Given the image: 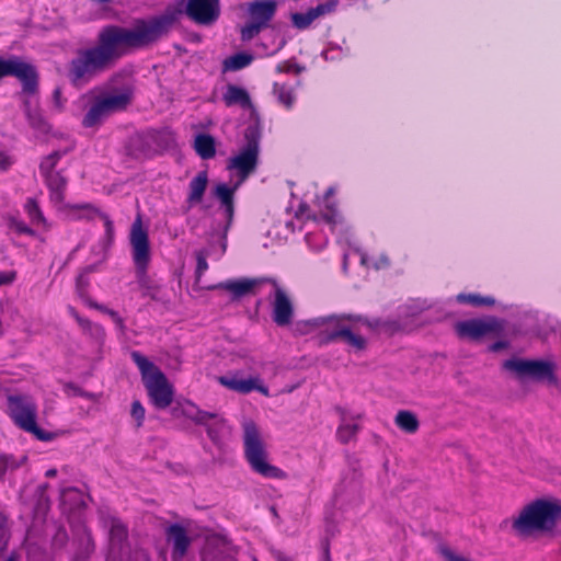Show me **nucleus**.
I'll return each instance as SVG.
<instances>
[{"label":"nucleus","mask_w":561,"mask_h":561,"mask_svg":"<svg viewBox=\"0 0 561 561\" xmlns=\"http://www.w3.org/2000/svg\"><path fill=\"white\" fill-rule=\"evenodd\" d=\"M182 10L140 20L130 28L110 25L101 30L98 45L78 51L72 60V83L88 82L130 49L142 48L165 35Z\"/></svg>","instance_id":"f257e3e1"},{"label":"nucleus","mask_w":561,"mask_h":561,"mask_svg":"<svg viewBox=\"0 0 561 561\" xmlns=\"http://www.w3.org/2000/svg\"><path fill=\"white\" fill-rule=\"evenodd\" d=\"M5 77H14L21 83V90L15 95L28 126L38 135L49 134L51 127L39 103V73L36 66L16 55L8 58L0 56V82Z\"/></svg>","instance_id":"f03ea898"},{"label":"nucleus","mask_w":561,"mask_h":561,"mask_svg":"<svg viewBox=\"0 0 561 561\" xmlns=\"http://www.w3.org/2000/svg\"><path fill=\"white\" fill-rule=\"evenodd\" d=\"M244 138L247 144L237 154L228 160L227 168L236 171L237 182L232 186L219 183L215 186L214 196L220 202L224 209V216L227 220L225 233L232 222L234 214V193L241 184L255 172L259 163L260 138L261 134L256 125H250L245 128Z\"/></svg>","instance_id":"7ed1b4c3"},{"label":"nucleus","mask_w":561,"mask_h":561,"mask_svg":"<svg viewBox=\"0 0 561 561\" xmlns=\"http://www.w3.org/2000/svg\"><path fill=\"white\" fill-rule=\"evenodd\" d=\"M306 324L313 329L324 328L322 335L325 343L341 340L359 352L366 348L367 341L356 332L357 325L363 324L375 328L378 325V321H370L359 314L342 313L317 317L308 320Z\"/></svg>","instance_id":"20e7f679"},{"label":"nucleus","mask_w":561,"mask_h":561,"mask_svg":"<svg viewBox=\"0 0 561 561\" xmlns=\"http://www.w3.org/2000/svg\"><path fill=\"white\" fill-rule=\"evenodd\" d=\"M561 514V506L554 501L536 500L526 505L513 520V529L519 535L550 530Z\"/></svg>","instance_id":"39448f33"},{"label":"nucleus","mask_w":561,"mask_h":561,"mask_svg":"<svg viewBox=\"0 0 561 561\" xmlns=\"http://www.w3.org/2000/svg\"><path fill=\"white\" fill-rule=\"evenodd\" d=\"M243 445L245 458L256 473L272 479L286 477L282 469L268 463V455L261 432L252 421L243 423Z\"/></svg>","instance_id":"423d86ee"},{"label":"nucleus","mask_w":561,"mask_h":561,"mask_svg":"<svg viewBox=\"0 0 561 561\" xmlns=\"http://www.w3.org/2000/svg\"><path fill=\"white\" fill-rule=\"evenodd\" d=\"M131 358L141 373L144 385L154 407L168 408L173 401V389L165 375L139 352H133Z\"/></svg>","instance_id":"0eeeda50"},{"label":"nucleus","mask_w":561,"mask_h":561,"mask_svg":"<svg viewBox=\"0 0 561 561\" xmlns=\"http://www.w3.org/2000/svg\"><path fill=\"white\" fill-rule=\"evenodd\" d=\"M131 257L135 265L136 279L140 288L150 289L151 280L147 270L151 260L150 242L140 217L133 222L129 232Z\"/></svg>","instance_id":"6e6552de"},{"label":"nucleus","mask_w":561,"mask_h":561,"mask_svg":"<svg viewBox=\"0 0 561 561\" xmlns=\"http://www.w3.org/2000/svg\"><path fill=\"white\" fill-rule=\"evenodd\" d=\"M8 413L15 425L32 433L39 440H49L51 434L39 428L36 423L37 405L32 397L26 394H10L7 398Z\"/></svg>","instance_id":"1a4fd4ad"},{"label":"nucleus","mask_w":561,"mask_h":561,"mask_svg":"<svg viewBox=\"0 0 561 561\" xmlns=\"http://www.w3.org/2000/svg\"><path fill=\"white\" fill-rule=\"evenodd\" d=\"M503 367L514 373L518 379L529 378L536 382L558 385L556 364L550 359L511 358L504 362Z\"/></svg>","instance_id":"9d476101"},{"label":"nucleus","mask_w":561,"mask_h":561,"mask_svg":"<svg viewBox=\"0 0 561 561\" xmlns=\"http://www.w3.org/2000/svg\"><path fill=\"white\" fill-rule=\"evenodd\" d=\"M131 101V91L123 89L99 98L85 114L82 124L84 127L99 126L113 113L123 111Z\"/></svg>","instance_id":"9b49d317"},{"label":"nucleus","mask_w":561,"mask_h":561,"mask_svg":"<svg viewBox=\"0 0 561 561\" xmlns=\"http://www.w3.org/2000/svg\"><path fill=\"white\" fill-rule=\"evenodd\" d=\"M60 152L55 151L48 156L39 165L41 172L46 178L47 186L50 191L51 202L61 207L64 205L68 185V170L67 168L56 169Z\"/></svg>","instance_id":"f8f14e48"},{"label":"nucleus","mask_w":561,"mask_h":561,"mask_svg":"<svg viewBox=\"0 0 561 561\" xmlns=\"http://www.w3.org/2000/svg\"><path fill=\"white\" fill-rule=\"evenodd\" d=\"M185 14L201 25L214 24L220 15L219 0H185Z\"/></svg>","instance_id":"ddd939ff"},{"label":"nucleus","mask_w":561,"mask_h":561,"mask_svg":"<svg viewBox=\"0 0 561 561\" xmlns=\"http://www.w3.org/2000/svg\"><path fill=\"white\" fill-rule=\"evenodd\" d=\"M457 334L460 337H469L478 340L489 333H499L503 331V323L495 318L488 319H472L460 321L455 327Z\"/></svg>","instance_id":"4468645a"},{"label":"nucleus","mask_w":561,"mask_h":561,"mask_svg":"<svg viewBox=\"0 0 561 561\" xmlns=\"http://www.w3.org/2000/svg\"><path fill=\"white\" fill-rule=\"evenodd\" d=\"M94 551V542L85 525L80 520L72 526V561H85Z\"/></svg>","instance_id":"2eb2a0df"},{"label":"nucleus","mask_w":561,"mask_h":561,"mask_svg":"<svg viewBox=\"0 0 561 561\" xmlns=\"http://www.w3.org/2000/svg\"><path fill=\"white\" fill-rule=\"evenodd\" d=\"M273 284L275 287V297L272 318L277 325L285 327L291 322L294 307L286 291L275 282H273Z\"/></svg>","instance_id":"dca6fc26"},{"label":"nucleus","mask_w":561,"mask_h":561,"mask_svg":"<svg viewBox=\"0 0 561 561\" xmlns=\"http://www.w3.org/2000/svg\"><path fill=\"white\" fill-rule=\"evenodd\" d=\"M101 216L104 219L105 237L111 243L114 238V226L112 220L100 213V210L90 203L72 204V220L73 219H87L92 220L95 217Z\"/></svg>","instance_id":"f3484780"},{"label":"nucleus","mask_w":561,"mask_h":561,"mask_svg":"<svg viewBox=\"0 0 561 561\" xmlns=\"http://www.w3.org/2000/svg\"><path fill=\"white\" fill-rule=\"evenodd\" d=\"M276 9L277 2L275 0H257L249 3L248 13L251 20L266 27L274 18Z\"/></svg>","instance_id":"a211bd4d"},{"label":"nucleus","mask_w":561,"mask_h":561,"mask_svg":"<svg viewBox=\"0 0 561 561\" xmlns=\"http://www.w3.org/2000/svg\"><path fill=\"white\" fill-rule=\"evenodd\" d=\"M167 539L173 546V558H183L191 545V538L186 530L182 526L173 524L167 529Z\"/></svg>","instance_id":"6ab92c4d"},{"label":"nucleus","mask_w":561,"mask_h":561,"mask_svg":"<svg viewBox=\"0 0 561 561\" xmlns=\"http://www.w3.org/2000/svg\"><path fill=\"white\" fill-rule=\"evenodd\" d=\"M108 527L111 553L122 554L128 536L127 527L117 517H110Z\"/></svg>","instance_id":"aec40b11"},{"label":"nucleus","mask_w":561,"mask_h":561,"mask_svg":"<svg viewBox=\"0 0 561 561\" xmlns=\"http://www.w3.org/2000/svg\"><path fill=\"white\" fill-rule=\"evenodd\" d=\"M259 283L257 279L241 278L219 283L214 285L213 289H225L232 295L233 299H239L250 294L255 285Z\"/></svg>","instance_id":"412c9836"},{"label":"nucleus","mask_w":561,"mask_h":561,"mask_svg":"<svg viewBox=\"0 0 561 561\" xmlns=\"http://www.w3.org/2000/svg\"><path fill=\"white\" fill-rule=\"evenodd\" d=\"M207 183L208 176L205 171L198 172L196 176L192 179L188 185V195L186 199L187 210L203 201Z\"/></svg>","instance_id":"4be33fe9"},{"label":"nucleus","mask_w":561,"mask_h":561,"mask_svg":"<svg viewBox=\"0 0 561 561\" xmlns=\"http://www.w3.org/2000/svg\"><path fill=\"white\" fill-rule=\"evenodd\" d=\"M257 378H240L237 375H227L219 377V382L230 390L240 393H249L256 387Z\"/></svg>","instance_id":"5701e85b"},{"label":"nucleus","mask_w":561,"mask_h":561,"mask_svg":"<svg viewBox=\"0 0 561 561\" xmlns=\"http://www.w3.org/2000/svg\"><path fill=\"white\" fill-rule=\"evenodd\" d=\"M222 100L227 106L240 105L243 108L252 106L249 93L240 87L229 84L222 95Z\"/></svg>","instance_id":"b1692460"},{"label":"nucleus","mask_w":561,"mask_h":561,"mask_svg":"<svg viewBox=\"0 0 561 561\" xmlns=\"http://www.w3.org/2000/svg\"><path fill=\"white\" fill-rule=\"evenodd\" d=\"M194 148L202 159H210L215 156V139L208 134H199L195 137Z\"/></svg>","instance_id":"393cba45"},{"label":"nucleus","mask_w":561,"mask_h":561,"mask_svg":"<svg viewBox=\"0 0 561 561\" xmlns=\"http://www.w3.org/2000/svg\"><path fill=\"white\" fill-rule=\"evenodd\" d=\"M394 422L399 428L411 434L415 433L420 425L415 414L405 410L397 413Z\"/></svg>","instance_id":"a878e982"},{"label":"nucleus","mask_w":561,"mask_h":561,"mask_svg":"<svg viewBox=\"0 0 561 561\" xmlns=\"http://www.w3.org/2000/svg\"><path fill=\"white\" fill-rule=\"evenodd\" d=\"M71 492L72 512L75 510L85 508L92 502V497L89 493L88 486L84 483H80V485L72 486Z\"/></svg>","instance_id":"bb28decb"},{"label":"nucleus","mask_w":561,"mask_h":561,"mask_svg":"<svg viewBox=\"0 0 561 561\" xmlns=\"http://www.w3.org/2000/svg\"><path fill=\"white\" fill-rule=\"evenodd\" d=\"M253 60V56L247 53L234 54L224 61L225 70L237 71L249 66Z\"/></svg>","instance_id":"cd10ccee"},{"label":"nucleus","mask_w":561,"mask_h":561,"mask_svg":"<svg viewBox=\"0 0 561 561\" xmlns=\"http://www.w3.org/2000/svg\"><path fill=\"white\" fill-rule=\"evenodd\" d=\"M25 211L30 217V220L34 225H45L46 219L37 204V202L34 198H28L25 203Z\"/></svg>","instance_id":"c85d7f7f"},{"label":"nucleus","mask_w":561,"mask_h":561,"mask_svg":"<svg viewBox=\"0 0 561 561\" xmlns=\"http://www.w3.org/2000/svg\"><path fill=\"white\" fill-rule=\"evenodd\" d=\"M457 301L460 304H469L473 306H492L495 300L492 297H483L478 294H459Z\"/></svg>","instance_id":"c756f323"},{"label":"nucleus","mask_w":561,"mask_h":561,"mask_svg":"<svg viewBox=\"0 0 561 561\" xmlns=\"http://www.w3.org/2000/svg\"><path fill=\"white\" fill-rule=\"evenodd\" d=\"M273 92L277 96L278 101L287 108L293 106L295 96L290 88L285 84L274 83Z\"/></svg>","instance_id":"7c9ffc66"},{"label":"nucleus","mask_w":561,"mask_h":561,"mask_svg":"<svg viewBox=\"0 0 561 561\" xmlns=\"http://www.w3.org/2000/svg\"><path fill=\"white\" fill-rule=\"evenodd\" d=\"M186 415L196 424H201L204 426L209 425L210 421H214L218 416V414L216 413L202 411L199 409H196L195 407H193L192 410H186Z\"/></svg>","instance_id":"2f4dec72"},{"label":"nucleus","mask_w":561,"mask_h":561,"mask_svg":"<svg viewBox=\"0 0 561 561\" xmlns=\"http://www.w3.org/2000/svg\"><path fill=\"white\" fill-rule=\"evenodd\" d=\"M82 330L87 332L96 342H101L104 337V330L98 325L91 323L89 320H84L81 317H76Z\"/></svg>","instance_id":"473e14b6"},{"label":"nucleus","mask_w":561,"mask_h":561,"mask_svg":"<svg viewBox=\"0 0 561 561\" xmlns=\"http://www.w3.org/2000/svg\"><path fill=\"white\" fill-rule=\"evenodd\" d=\"M357 432V424L342 423L337 428L336 436L341 443L347 444L356 436Z\"/></svg>","instance_id":"72a5a7b5"},{"label":"nucleus","mask_w":561,"mask_h":561,"mask_svg":"<svg viewBox=\"0 0 561 561\" xmlns=\"http://www.w3.org/2000/svg\"><path fill=\"white\" fill-rule=\"evenodd\" d=\"M290 19H291L293 25L298 30L308 28L311 25V23L314 21L313 16L311 15L309 10L306 13L295 12L290 15Z\"/></svg>","instance_id":"f704fd0d"},{"label":"nucleus","mask_w":561,"mask_h":561,"mask_svg":"<svg viewBox=\"0 0 561 561\" xmlns=\"http://www.w3.org/2000/svg\"><path fill=\"white\" fill-rule=\"evenodd\" d=\"M263 28H264L263 25L251 20L249 23H247L241 28V39L250 41V39L254 38Z\"/></svg>","instance_id":"c9c22d12"},{"label":"nucleus","mask_w":561,"mask_h":561,"mask_svg":"<svg viewBox=\"0 0 561 561\" xmlns=\"http://www.w3.org/2000/svg\"><path fill=\"white\" fill-rule=\"evenodd\" d=\"M10 533L7 525V517L0 513V558L8 548Z\"/></svg>","instance_id":"e433bc0d"},{"label":"nucleus","mask_w":561,"mask_h":561,"mask_svg":"<svg viewBox=\"0 0 561 561\" xmlns=\"http://www.w3.org/2000/svg\"><path fill=\"white\" fill-rule=\"evenodd\" d=\"M8 226L10 229L16 231L18 233H24L28 236H35V231L26 226L22 220L15 218V217H8L7 219Z\"/></svg>","instance_id":"4c0bfd02"},{"label":"nucleus","mask_w":561,"mask_h":561,"mask_svg":"<svg viewBox=\"0 0 561 561\" xmlns=\"http://www.w3.org/2000/svg\"><path fill=\"white\" fill-rule=\"evenodd\" d=\"M209 252L207 250H199L195 252L196 259V277L197 279L207 271L208 263L207 257Z\"/></svg>","instance_id":"58836bf2"},{"label":"nucleus","mask_w":561,"mask_h":561,"mask_svg":"<svg viewBox=\"0 0 561 561\" xmlns=\"http://www.w3.org/2000/svg\"><path fill=\"white\" fill-rule=\"evenodd\" d=\"M225 421L219 415L214 420V423L207 425V434L214 443H218L220 438V431L224 427Z\"/></svg>","instance_id":"ea45409f"},{"label":"nucleus","mask_w":561,"mask_h":561,"mask_svg":"<svg viewBox=\"0 0 561 561\" xmlns=\"http://www.w3.org/2000/svg\"><path fill=\"white\" fill-rule=\"evenodd\" d=\"M335 7H336V1L332 0L329 2H324V3H319L317 7L310 8L309 11H310L311 15L313 16V19L317 20L318 18L332 12L335 9Z\"/></svg>","instance_id":"a19ab883"},{"label":"nucleus","mask_w":561,"mask_h":561,"mask_svg":"<svg viewBox=\"0 0 561 561\" xmlns=\"http://www.w3.org/2000/svg\"><path fill=\"white\" fill-rule=\"evenodd\" d=\"M130 415L136 422V427H141L145 420V408L138 400L131 403Z\"/></svg>","instance_id":"79ce46f5"},{"label":"nucleus","mask_w":561,"mask_h":561,"mask_svg":"<svg viewBox=\"0 0 561 561\" xmlns=\"http://www.w3.org/2000/svg\"><path fill=\"white\" fill-rule=\"evenodd\" d=\"M92 267H88L84 273L80 274L77 278V291L80 298L83 299L84 302L88 305H91L92 302L88 297L84 295V288L88 286L89 282L85 277L87 273L91 272Z\"/></svg>","instance_id":"37998d69"},{"label":"nucleus","mask_w":561,"mask_h":561,"mask_svg":"<svg viewBox=\"0 0 561 561\" xmlns=\"http://www.w3.org/2000/svg\"><path fill=\"white\" fill-rule=\"evenodd\" d=\"M20 466L12 457L7 455L0 456V480L4 477L7 470L15 469Z\"/></svg>","instance_id":"c03bdc74"},{"label":"nucleus","mask_w":561,"mask_h":561,"mask_svg":"<svg viewBox=\"0 0 561 561\" xmlns=\"http://www.w3.org/2000/svg\"><path fill=\"white\" fill-rule=\"evenodd\" d=\"M442 554L444 556L446 561H471L468 558L460 556L447 548L442 549Z\"/></svg>","instance_id":"a18cd8bd"},{"label":"nucleus","mask_w":561,"mask_h":561,"mask_svg":"<svg viewBox=\"0 0 561 561\" xmlns=\"http://www.w3.org/2000/svg\"><path fill=\"white\" fill-rule=\"evenodd\" d=\"M53 103H54V106L58 111L64 110L65 104L61 102V90H60V88H56L54 90V92H53Z\"/></svg>","instance_id":"49530a36"},{"label":"nucleus","mask_w":561,"mask_h":561,"mask_svg":"<svg viewBox=\"0 0 561 561\" xmlns=\"http://www.w3.org/2000/svg\"><path fill=\"white\" fill-rule=\"evenodd\" d=\"M13 164V159L0 151V170L7 171Z\"/></svg>","instance_id":"de8ad7c7"},{"label":"nucleus","mask_w":561,"mask_h":561,"mask_svg":"<svg viewBox=\"0 0 561 561\" xmlns=\"http://www.w3.org/2000/svg\"><path fill=\"white\" fill-rule=\"evenodd\" d=\"M15 278L13 272H0V286L11 284Z\"/></svg>","instance_id":"09e8293b"},{"label":"nucleus","mask_w":561,"mask_h":561,"mask_svg":"<svg viewBox=\"0 0 561 561\" xmlns=\"http://www.w3.org/2000/svg\"><path fill=\"white\" fill-rule=\"evenodd\" d=\"M291 70H295L296 72H300L302 70V68L297 65H278L276 67L277 72L291 71Z\"/></svg>","instance_id":"8fccbe9b"},{"label":"nucleus","mask_w":561,"mask_h":561,"mask_svg":"<svg viewBox=\"0 0 561 561\" xmlns=\"http://www.w3.org/2000/svg\"><path fill=\"white\" fill-rule=\"evenodd\" d=\"M508 343L506 341H497L490 346L491 352H499L506 348Z\"/></svg>","instance_id":"3c124183"},{"label":"nucleus","mask_w":561,"mask_h":561,"mask_svg":"<svg viewBox=\"0 0 561 561\" xmlns=\"http://www.w3.org/2000/svg\"><path fill=\"white\" fill-rule=\"evenodd\" d=\"M90 306H92V307H94V308H96V309L107 313L112 319L118 314L116 311L107 309L106 307L100 306L98 304H91Z\"/></svg>","instance_id":"603ef678"},{"label":"nucleus","mask_w":561,"mask_h":561,"mask_svg":"<svg viewBox=\"0 0 561 561\" xmlns=\"http://www.w3.org/2000/svg\"><path fill=\"white\" fill-rule=\"evenodd\" d=\"M389 264H390V261H389L388 256L382 254L379 257L378 262L376 263V268L387 267V266H389Z\"/></svg>","instance_id":"864d4df0"},{"label":"nucleus","mask_w":561,"mask_h":561,"mask_svg":"<svg viewBox=\"0 0 561 561\" xmlns=\"http://www.w3.org/2000/svg\"><path fill=\"white\" fill-rule=\"evenodd\" d=\"M254 390L260 391L264 396H268V389L262 385H260V379L257 378L256 387H254Z\"/></svg>","instance_id":"5fc2aeb1"},{"label":"nucleus","mask_w":561,"mask_h":561,"mask_svg":"<svg viewBox=\"0 0 561 561\" xmlns=\"http://www.w3.org/2000/svg\"><path fill=\"white\" fill-rule=\"evenodd\" d=\"M336 213L334 210H330V213L324 214V218L328 222H335Z\"/></svg>","instance_id":"6e6d98bb"},{"label":"nucleus","mask_w":561,"mask_h":561,"mask_svg":"<svg viewBox=\"0 0 561 561\" xmlns=\"http://www.w3.org/2000/svg\"><path fill=\"white\" fill-rule=\"evenodd\" d=\"M113 321L118 325L121 330H124V322L119 314L113 318Z\"/></svg>","instance_id":"4d7b16f0"},{"label":"nucleus","mask_w":561,"mask_h":561,"mask_svg":"<svg viewBox=\"0 0 561 561\" xmlns=\"http://www.w3.org/2000/svg\"><path fill=\"white\" fill-rule=\"evenodd\" d=\"M276 558H277L278 561H294L291 558H289V557H287V556H285V554H283L280 552H278L276 554Z\"/></svg>","instance_id":"13d9d810"},{"label":"nucleus","mask_w":561,"mask_h":561,"mask_svg":"<svg viewBox=\"0 0 561 561\" xmlns=\"http://www.w3.org/2000/svg\"><path fill=\"white\" fill-rule=\"evenodd\" d=\"M71 392H72V398H73V397L83 396L82 390H80V389H78V388H75V387H72Z\"/></svg>","instance_id":"bf43d9fd"},{"label":"nucleus","mask_w":561,"mask_h":561,"mask_svg":"<svg viewBox=\"0 0 561 561\" xmlns=\"http://www.w3.org/2000/svg\"><path fill=\"white\" fill-rule=\"evenodd\" d=\"M5 561H19V557L14 553H11Z\"/></svg>","instance_id":"052dcab7"},{"label":"nucleus","mask_w":561,"mask_h":561,"mask_svg":"<svg viewBox=\"0 0 561 561\" xmlns=\"http://www.w3.org/2000/svg\"><path fill=\"white\" fill-rule=\"evenodd\" d=\"M56 473H57L56 469H49L46 471L47 477H54V476H56Z\"/></svg>","instance_id":"680f3d73"},{"label":"nucleus","mask_w":561,"mask_h":561,"mask_svg":"<svg viewBox=\"0 0 561 561\" xmlns=\"http://www.w3.org/2000/svg\"><path fill=\"white\" fill-rule=\"evenodd\" d=\"M333 194H334V188L333 187L328 188V191H327V198L330 197Z\"/></svg>","instance_id":"e2e57ef3"},{"label":"nucleus","mask_w":561,"mask_h":561,"mask_svg":"<svg viewBox=\"0 0 561 561\" xmlns=\"http://www.w3.org/2000/svg\"><path fill=\"white\" fill-rule=\"evenodd\" d=\"M346 267H347V255L344 254V260H343V268H344V271H346Z\"/></svg>","instance_id":"0e129e2a"},{"label":"nucleus","mask_w":561,"mask_h":561,"mask_svg":"<svg viewBox=\"0 0 561 561\" xmlns=\"http://www.w3.org/2000/svg\"><path fill=\"white\" fill-rule=\"evenodd\" d=\"M325 557H327V561H329V549L328 548L325 549Z\"/></svg>","instance_id":"69168bd1"},{"label":"nucleus","mask_w":561,"mask_h":561,"mask_svg":"<svg viewBox=\"0 0 561 561\" xmlns=\"http://www.w3.org/2000/svg\"><path fill=\"white\" fill-rule=\"evenodd\" d=\"M46 488V484L39 485L38 489L43 491Z\"/></svg>","instance_id":"338daca9"}]
</instances>
